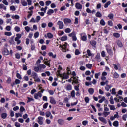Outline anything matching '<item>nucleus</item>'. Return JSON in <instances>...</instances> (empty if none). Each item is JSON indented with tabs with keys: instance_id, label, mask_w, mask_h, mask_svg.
Listing matches in <instances>:
<instances>
[{
	"instance_id": "obj_1",
	"label": "nucleus",
	"mask_w": 127,
	"mask_h": 127,
	"mask_svg": "<svg viewBox=\"0 0 127 127\" xmlns=\"http://www.w3.org/2000/svg\"><path fill=\"white\" fill-rule=\"evenodd\" d=\"M68 44L67 43H65L64 45L62 46L61 45L60 46V48H62V50L63 52H66V48H67V45Z\"/></svg>"
},
{
	"instance_id": "obj_2",
	"label": "nucleus",
	"mask_w": 127,
	"mask_h": 127,
	"mask_svg": "<svg viewBox=\"0 0 127 127\" xmlns=\"http://www.w3.org/2000/svg\"><path fill=\"white\" fill-rule=\"evenodd\" d=\"M57 25L59 26V29H63L64 28V23L61 21H58L57 23Z\"/></svg>"
},
{
	"instance_id": "obj_3",
	"label": "nucleus",
	"mask_w": 127,
	"mask_h": 127,
	"mask_svg": "<svg viewBox=\"0 0 127 127\" xmlns=\"http://www.w3.org/2000/svg\"><path fill=\"white\" fill-rule=\"evenodd\" d=\"M81 39L82 41H87V35L85 33L80 34Z\"/></svg>"
},
{
	"instance_id": "obj_4",
	"label": "nucleus",
	"mask_w": 127,
	"mask_h": 127,
	"mask_svg": "<svg viewBox=\"0 0 127 127\" xmlns=\"http://www.w3.org/2000/svg\"><path fill=\"white\" fill-rule=\"evenodd\" d=\"M99 121H100L101 122H102V123H104V124H107V120H106V119L103 117H99L98 118Z\"/></svg>"
},
{
	"instance_id": "obj_5",
	"label": "nucleus",
	"mask_w": 127,
	"mask_h": 127,
	"mask_svg": "<svg viewBox=\"0 0 127 127\" xmlns=\"http://www.w3.org/2000/svg\"><path fill=\"white\" fill-rule=\"evenodd\" d=\"M75 7L77 9H82L83 8V6L79 3H76L75 4Z\"/></svg>"
},
{
	"instance_id": "obj_6",
	"label": "nucleus",
	"mask_w": 127,
	"mask_h": 127,
	"mask_svg": "<svg viewBox=\"0 0 127 127\" xmlns=\"http://www.w3.org/2000/svg\"><path fill=\"white\" fill-rule=\"evenodd\" d=\"M50 103H51V104L52 105H55V104H56V101H55L54 98L52 97H50Z\"/></svg>"
},
{
	"instance_id": "obj_7",
	"label": "nucleus",
	"mask_w": 127,
	"mask_h": 127,
	"mask_svg": "<svg viewBox=\"0 0 127 127\" xmlns=\"http://www.w3.org/2000/svg\"><path fill=\"white\" fill-rule=\"evenodd\" d=\"M64 24L66 25L68 24V23H71V22H72V20L68 18L64 19Z\"/></svg>"
},
{
	"instance_id": "obj_8",
	"label": "nucleus",
	"mask_w": 127,
	"mask_h": 127,
	"mask_svg": "<svg viewBox=\"0 0 127 127\" xmlns=\"http://www.w3.org/2000/svg\"><path fill=\"white\" fill-rule=\"evenodd\" d=\"M76 84V85H80V82L78 81V79L76 77H73V84Z\"/></svg>"
},
{
	"instance_id": "obj_9",
	"label": "nucleus",
	"mask_w": 127,
	"mask_h": 127,
	"mask_svg": "<svg viewBox=\"0 0 127 127\" xmlns=\"http://www.w3.org/2000/svg\"><path fill=\"white\" fill-rule=\"evenodd\" d=\"M72 88V85L68 84L66 85L65 89L66 91H71Z\"/></svg>"
},
{
	"instance_id": "obj_10",
	"label": "nucleus",
	"mask_w": 127,
	"mask_h": 127,
	"mask_svg": "<svg viewBox=\"0 0 127 127\" xmlns=\"http://www.w3.org/2000/svg\"><path fill=\"white\" fill-rule=\"evenodd\" d=\"M65 123L64 120L63 119H59L58 120V123L59 125H60L61 126H62V125H64V123Z\"/></svg>"
},
{
	"instance_id": "obj_11",
	"label": "nucleus",
	"mask_w": 127,
	"mask_h": 127,
	"mask_svg": "<svg viewBox=\"0 0 127 127\" xmlns=\"http://www.w3.org/2000/svg\"><path fill=\"white\" fill-rule=\"evenodd\" d=\"M31 76L32 77H33V79H36L38 77L37 73H36V72H32Z\"/></svg>"
},
{
	"instance_id": "obj_12",
	"label": "nucleus",
	"mask_w": 127,
	"mask_h": 127,
	"mask_svg": "<svg viewBox=\"0 0 127 127\" xmlns=\"http://www.w3.org/2000/svg\"><path fill=\"white\" fill-rule=\"evenodd\" d=\"M21 3L23 6H27V2L24 0H22L21 1Z\"/></svg>"
},
{
	"instance_id": "obj_13",
	"label": "nucleus",
	"mask_w": 127,
	"mask_h": 127,
	"mask_svg": "<svg viewBox=\"0 0 127 127\" xmlns=\"http://www.w3.org/2000/svg\"><path fill=\"white\" fill-rule=\"evenodd\" d=\"M90 43L93 47H96V45H97V42L96 41H91Z\"/></svg>"
},
{
	"instance_id": "obj_14",
	"label": "nucleus",
	"mask_w": 127,
	"mask_h": 127,
	"mask_svg": "<svg viewBox=\"0 0 127 127\" xmlns=\"http://www.w3.org/2000/svg\"><path fill=\"white\" fill-rule=\"evenodd\" d=\"M49 56L53 58H56V54L53 55V53L50 52L48 53Z\"/></svg>"
},
{
	"instance_id": "obj_15",
	"label": "nucleus",
	"mask_w": 127,
	"mask_h": 127,
	"mask_svg": "<svg viewBox=\"0 0 127 127\" xmlns=\"http://www.w3.org/2000/svg\"><path fill=\"white\" fill-rule=\"evenodd\" d=\"M106 50L107 51V53L109 54V55H113V50L111 49L106 48Z\"/></svg>"
},
{
	"instance_id": "obj_16",
	"label": "nucleus",
	"mask_w": 127,
	"mask_h": 127,
	"mask_svg": "<svg viewBox=\"0 0 127 127\" xmlns=\"http://www.w3.org/2000/svg\"><path fill=\"white\" fill-rule=\"evenodd\" d=\"M3 53L5 55H9V51H8V49H7V48H5Z\"/></svg>"
},
{
	"instance_id": "obj_17",
	"label": "nucleus",
	"mask_w": 127,
	"mask_h": 127,
	"mask_svg": "<svg viewBox=\"0 0 127 127\" xmlns=\"http://www.w3.org/2000/svg\"><path fill=\"white\" fill-rule=\"evenodd\" d=\"M68 39V37L67 36H63L61 38V41H66Z\"/></svg>"
},
{
	"instance_id": "obj_18",
	"label": "nucleus",
	"mask_w": 127,
	"mask_h": 127,
	"mask_svg": "<svg viewBox=\"0 0 127 127\" xmlns=\"http://www.w3.org/2000/svg\"><path fill=\"white\" fill-rule=\"evenodd\" d=\"M94 92H95V90H94V89L93 88H89L88 89V93L90 95H93V94H94Z\"/></svg>"
},
{
	"instance_id": "obj_19",
	"label": "nucleus",
	"mask_w": 127,
	"mask_h": 127,
	"mask_svg": "<svg viewBox=\"0 0 127 127\" xmlns=\"http://www.w3.org/2000/svg\"><path fill=\"white\" fill-rule=\"evenodd\" d=\"M106 100V97L104 96H103L102 98L98 101V103H100V104H102L104 101Z\"/></svg>"
},
{
	"instance_id": "obj_20",
	"label": "nucleus",
	"mask_w": 127,
	"mask_h": 127,
	"mask_svg": "<svg viewBox=\"0 0 127 127\" xmlns=\"http://www.w3.org/2000/svg\"><path fill=\"white\" fill-rule=\"evenodd\" d=\"M7 117V113H3L1 114V118L2 119H6Z\"/></svg>"
},
{
	"instance_id": "obj_21",
	"label": "nucleus",
	"mask_w": 127,
	"mask_h": 127,
	"mask_svg": "<svg viewBox=\"0 0 127 127\" xmlns=\"http://www.w3.org/2000/svg\"><path fill=\"white\" fill-rule=\"evenodd\" d=\"M117 44L118 46H119V47H123V43H122V42H121V41H117Z\"/></svg>"
},
{
	"instance_id": "obj_22",
	"label": "nucleus",
	"mask_w": 127,
	"mask_h": 127,
	"mask_svg": "<svg viewBox=\"0 0 127 127\" xmlns=\"http://www.w3.org/2000/svg\"><path fill=\"white\" fill-rule=\"evenodd\" d=\"M28 13H29V14H28L27 18H29L32 16V14H33V11L31 10V11H28Z\"/></svg>"
},
{
	"instance_id": "obj_23",
	"label": "nucleus",
	"mask_w": 127,
	"mask_h": 127,
	"mask_svg": "<svg viewBox=\"0 0 127 127\" xmlns=\"http://www.w3.org/2000/svg\"><path fill=\"white\" fill-rule=\"evenodd\" d=\"M0 9H4V10H6V6H5L3 4H0Z\"/></svg>"
},
{
	"instance_id": "obj_24",
	"label": "nucleus",
	"mask_w": 127,
	"mask_h": 127,
	"mask_svg": "<svg viewBox=\"0 0 127 127\" xmlns=\"http://www.w3.org/2000/svg\"><path fill=\"white\" fill-rule=\"evenodd\" d=\"M63 78L64 79H65V80L67 79H69V74L67 73H64L63 74Z\"/></svg>"
},
{
	"instance_id": "obj_25",
	"label": "nucleus",
	"mask_w": 127,
	"mask_h": 127,
	"mask_svg": "<svg viewBox=\"0 0 127 127\" xmlns=\"http://www.w3.org/2000/svg\"><path fill=\"white\" fill-rule=\"evenodd\" d=\"M11 18L13 19H19V18H20V17H19V15H15V16H12Z\"/></svg>"
},
{
	"instance_id": "obj_26",
	"label": "nucleus",
	"mask_w": 127,
	"mask_h": 127,
	"mask_svg": "<svg viewBox=\"0 0 127 127\" xmlns=\"http://www.w3.org/2000/svg\"><path fill=\"white\" fill-rule=\"evenodd\" d=\"M110 112H106V111H103V114L104 115L105 118H106V117L108 115H110Z\"/></svg>"
},
{
	"instance_id": "obj_27",
	"label": "nucleus",
	"mask_w": 127,
	"mask_h": 127,
	"mask_svg": "<svg viewBox=\"0 0 127 127\" xmlns=\"http://www.w3.org/2000/svg\"><path fill=\"white\" fill-rule=\"evenodd\" d=\"M113 125L114 126V127H119V122L118 121H115L113 123Z\"/></svg>"
},
{
	"instance_id": "obj_28",
	"label": "nucleus",
	"mask_w": 127,
	"mask_h": 127,
	"mask_svg": "<svg viewBox=\"0 0 127 127\" xmlns=\"http://www.w3.org/2000/svg\"><path fill=\"white\" fill-rule=\"evenodd\" d=\"M113 36L116 37V38H119L120 36V35L119 33H113Z\"/></svg>"
},
{
	"instance_id": "obj_29",
	"label": "nucleus",
	"mask_w": 127,
	"mask_h": 127,
	"mask_svg": "<svg viewBox=\"0 0 127 127\" xmlns=\"http://www.w3.org/2000/svg\"><path fill=\"white\" fill-rule=\"evenodd\" d=\"M108 106L109 107L110 110H111L115 111V110H116V108L115 107L114 105H111L109 104Z\"/></svg>"
},
{
	"instance_id": "obj_30",
	"label": "nucleus",
	"mask_w": 127,
	"mask_h": 127,
	"mask_svg": "<svg viewBox=\"0 0 127 127\" xmlns=\"http://www.w3.org/2000/svg\"><path fill=\"white\" fill-rule=\"evenodd\" d=\"M54 13V11L52 9H49L48 12H47V14H48V15H50V14Z\"/></svg>"
},
{
	"instance_id": "obj_31",
	"label": "nucleus",
	"mask_w": 127,
	"mask_h": 127,
	"mask_svg": "<svg viewBox=\"0 0 127 127\" xmlns=\"http://www.w3.org/2000/svg\"><path fill=\"white\" fill-rule=\"evenodd\" d=\"M38 67H40V69H45L46 68V66L44 64H39Z\"/></svg>"
},
{
	"instance_id": "obj_32",
	"label": "nucleus",
	"mask_w": 127,
	"mask_h": 127,
	"mask_svg": "<svg viewBox=\"0 0 127 127\" xmlns=\"http://www.w3.org/2000/svg\"><path fill=\"white\" fill-rule=\"evenodd\" d=\"M39 69H40L39 67L34 66V71H35V72H36L37 73H38V72H39Z\"/></svg>"
},
{
	"instance_id": "obj_33",
	"label": "nucleus",
	"mask_w": 127,
	"mask_h": 127,
	"mask_svg": "<svg viewBox=\"0 0 127 127\" xmlns=\"http://www.w3.org/2000/svg\"><path fill=\"white\" fill-rule=\"evenodd\" d=\"M45 115L47 118H49V117L51 116V112H50V111H47L45 113Z\"/></svg>"
},
{
	"instance_id": "obj_34",
	"label": "nucleus",
	"mask_w": 127,
	"mask_h": 127,
	"mask_svg": "<svg viewBox=\"0 0 127 127\" xmlns=\"http://www.w3.org/2000/svg\"><path fill=\"white\" fill-rule=\"evenodd\" d=\"M16 36V37L15 38V39H20V38L22 36V35L21 34H17Z\"/></svg>"
},
{
	"instance_id": "obj_35",
	"label": "nucleus",
	"mask_w": 127,
	"mask_h": 127,
	"mask_svg": "<svg viewBox=\"0 0 127 127\" xmlns=\"http://www.w3.org/2000/svg\"><path fill=\"white\" fill-rule=\"evenodd\" d=\"M110 4H111V1H109L106 3L104 5L105 8H108L109 5H110Z\"/></svg>"
},
{
	"instance_id": "obj_36",
	"label": "nucleus",
	"mask_w": 127,
	"mask_h": 127,
	"mask_svg": "<svg viewBox=\"0 0 127 127\" xmlns=\"http://www.w3.org/2000/svg\"><path fill=\"white\" fill-rule=\"evenodd\" d=\"M4 34L6 35V36H11L12 35L11 32H5Z\"/></svg>"
},
{
	"instance_id": "obj_37",
	"label": "nucleus",
	"mask_w": 127,
	"mask_h": 127,
	"mask_svg": "<svg viewBox=\"0 0 127 127\" xmlns=\"http://www.w3.org/2000/svg\"><path fill=\"white\" fill-rule=\"evenodd\" d=\"M100 23L103 26H104V25H106V22L103 19L100 20Z\"/></svg>"
},
{
	"instance_id": "obj_38",
	"label": "nucleus",
	"mask_w": 127,
	"mask_h": 127,
	"mask_svg": "<svg viewBox=\"0 0 127 127\" xmlns=\"http://www.w3.org/2000/svg\"><path fill=\"white\" fill-rule=\"evenodd\" d=\"M95 16L96 17H102V14L100 12H97L95 14Z\"/></svg>"
},
{
	"instance_id": "obj_39",
	"label": "nucleus",
	"mask_w": 127,
	"mask_h": 127,
	"mask_svg": "<svg viewBox=\"0 0 127 127\" xmlns=\"http://www.w3.org/2000/svg\"><path fill=\"white\" fill-rule=\"evenodd\" d=\"M86 66L88 69H92L93 64H86Z\"/></svg>"
},
{
	"instance_id": "obj_40",
	"label": "nucleus",
	"mask_w": 127,
	"mask_h": 127,
	"mask_svg": "<svg viewBox=\"0 0 127 127\" xmlns=\"http://www.w3.org/2000/svg\"><path fill=\"white\" fill-rule=\"evenodd\" d=\"M27 99H28V100L27 101V103H29L30 102L34 101V99H33V98H32L27 97Z\"/></svg>"
},
{
	"instance_id": "obj_41",
	"label": "nucleus",
	"mask_w": 127,
	"mask_h": 127,
	"mask_svg": "<svg viewBox=\"0 0 127 127\" xmlns=\"http://www.w3.org/2000/svg\"><path fill=\"white\" fill-rule=\"evenodd\" d=\"M108 17H109V18H110V19H113L114 18V14L113 13L109 14L108 15Z\"/></svg>"
},
{
	"instance_id": "obj_42",
	"label": "nucleus",
	"mask_w": 127,
	"mask_h": 127,
	"mask_svg": "<svg viewBox=\"0 0 127 127\" xmlns=\"http://www.w3.org/2000/svg\"><path fill=\"white\" fill-rule=\"evenodd\" d=\"M14 30L16 32H19L20 31V28L18 26H16L14 28Z\"/></svg>"
},
{
	"instance_id": "obj_43",
	"label": "nucleus",
	"mask_w": 127,
	"mask_h": 127,
	"mask_svg": "<svg viewBox=\"0 0 127 127\" xmlns=\"http://www.w3.org/2000/svg\"><path fill=\"white\" fill-rule=\"evenodd\" d=\"M113 76L114 78H115V79H118V78H119V74H118V73L117 72H115L113 74Z\"/></svg>"
},
{
	"instance_id": "obj_44",
	"label": "nucleus",
	"mask_w": 127,
	"mask_h": 127,
	"mask_svg": "<svg viewBox=\"0 0 127 127\" xmlns=\"http://www.w3.org/2000/svg\"><path fill=\"white\" fill-rule=\"evenodd\" d=\"M47 37L50 39L53 38V35L51 33H47Z\"/></svg>"
},
{
	"instance_id": "obj_45",
	"label": "nucleus",
	"mask_w": 127,
	"mask_h": 127,
	"mask_svg": "<svg viewBox=\"0 0 127 127\" xmlns=\"http://www.w3.org/2000/svg\"><path fill=\"white\" fill-rule=\"evenodd\" d=\"M40 19H41V17H40V16H37L36 17V22L38 23L40 21Z\"/></svg>"
},
{
	"instance_id": "obj_46",
	"label": "nucleus",
	"mask_w": 127,
	"mask_h": 127,
	"mask_svg": "<svg viewBox=\"0 0 127 127\" xmlns=\"http://www.w3.org/2000/svg\"><path fill=\"white\" fill-rule=\"evenodd\" d=\"M10 10H12V11H15L16 10V8H15V6H11L10 7Z\"/></svg>"
},
{
	"instance_id": "obj_47",
	"label": "nucleus",
	"mask_w": 127,
	"mask_h": 127,
	"mask_svg": "<svg viewBox=\"0 0 127 127\" xmlns=\"http://www.w3.org/2000/svg\"><path fill=\"white\" fill-rule=\"evenodd\" d=\"M45 64L47 66H48L49 67H50V60L47 61H45Z\"/></svg>"
},
{
	"instance_id": "obj_48",
	"label": "nucleus",
	"mask_w": 127,
	"mask_h": 127,
	"mask_svg": "<svg viewBox=\"0 0 127 127\" xmlns=\"http://www.w3.org/2000/svg\"><path fill=\"white\" fill-rule=\"evenodd\" d=\"M87 53L88 56H92V55H93V54H92V53H91V50L89 49H88L87 50Z\"/></svg>"
},
{
	"instance_id": "obj_49",
	"label": "nucleus",
	"mask_w": 127,
	"mask_h": 127,
	"mask_svg": "<svg viewBox=\"0 0 127 127\" xmlns=\"http://www.w3.org/2000/svg\"><path fill=\"white\" fill-rule=\"evenodd\" d=\"M100 75H101V72L95 73V79H99V76H100Z\"/></svg>"
},
{
	"instance_id": "obj_50",
	"label": "nucleus",
	"mask_w": 127,
	"mask_h": 127,
	"mask_svg": "<svg viewBox=\"0 0 127 127\" xmlns=\"http://www.w3.org/2000/svg\"><path fill=\"white\" fill-rule=\"evenodd\" d=\"M50 4H51V1H47L45 2V5L46 6H49V5H50Z\"/></svg>"
},
{
	"instance_id": "obj_51",
	"label": "nucleus",
	"mask_w": 127,
	"mask_h": 127,
	"mask_svg": "<svg viewBox=\"0 0 127 127\" xmlns=\"http://www.w3.org/2000/svg\"><path fill=\"white\" fill-rule=\"evenodd\" d=\"M84 100H85V103H86V104L89 103V102H90V98H89L88 97H86L84 98Z\"/></svg>"
},
{
	"instance_id": "obj_52",
	"label": "nucleus",
	"mask_w": 127,
	"mask_h": 127,
	"mask_svg": "<svg viewBox=\"0 0 127 127\" xmlns=\"http://www.w3.org/2000/svg\"><path fill=\"white\" fill-rule=\"evenodd\" d=\"M74 35H76V33H75V32H72L70 34H68V36H69L70 37H73V36H74Z\"/></svg>"
},
{
	"instance_id": "obj_53",
	"label": "nucleus",
	"mask_w": 127,
	"mask_h": 127,
	"mask_svg": "<svg viewBox=\"0 0 127 127\" xmlns=\"http://www.w3.org/2000/svg\"><path fill=\"white\" fill-rule=\"evenodd\" d=\"M65 33H70L71 32V29L67 28L65 30Z\"/></svg>"
},
{
	"instance_id": "obj_54",
	"label": "nucleus",
	"mask_w": 127,
	"mask_h": 127,
	"mask_svg": "<svg viewBox=\"0 0 127 127\" xmlns=\"http://www.w3.org/2000/svg\"><path fill=\"white\" fill-rule=\"evenodd\" d=\"M25 30L27 32H29L30 31V27L28 26L25 27Z\"/></svg>"
},
{
	"instance_id": "obj_55",
	"label": "nucleus",
	"mask_w": 127,
	"mask_h": 127,
	"mask_svg": "<svg viewBox=\"0 0 127 127\" xmlns=\"http://www.w3.org/2000/svg\"><path fill=\"white\" fill-rule=\"evenodd\" d=\"M127 114L123 115V116H122L123 120V121H127Z\"/></svg>"
},
{
	"instance_id": "obj_56",
	"label": "nucleus",
	"mask_w": 127,
	"mask_h": 127,
	"mask_svg": "<svg viewBox=\"0 0 127 127\" xmlns=\"http://www.w3.org/2000/svg\"><path fill=\"white\" fill-rule=\"evenodd\" d=\"M47 26V24L46 23H43L41 24V27L42 28H45Z\"/></svg>"
},
{
	"instance_id": "obj_57",
	"label": "nucleus",
	"mask_w": 127,
	"mask_h": 127,
	"mask_svg": "<svg viewBox=\"0 0 127 127\" xmlns=\"http://www.w3.org/2000/svg\"><path fill=\"white\" fill-rule=\"evenodd\" d=\"M38 36H39V32H36L34 34V37H35V38H37L38 37Z\"/></svg>"
},
{
	"instance_id": "obj_58",
	"label": "nucleus",
	"mask_w": 127,
	"mask_h": 127,
	"mask_svg": "<svg viewBox=\"0 0 127 127\" xmlns=\"http://www.w3.org/2000/svg\"><path fill=\"white\" fill-rule=\"evenodd\" d=\"M15 126L16 127H20L21 125H20V123H19L17 122H15Z\"/></svg>"
},
{
	"instance_id": "obj_59",
	"label": "nucleus",
	"mask_w": 127,
	"mask_h": 127,
	"mask_svg": "<svg viewBox=\"0 0 127 127\" xmlns=\"http://www.w3.org/2000/svg\"><path fill=\"white\" fill-rule=\"evenodd\" d=\"M2 3H3V4H4L5 5H8V2H7V1L6 0H3L2 1Z\"/></svg>"
},
{
	"instance_id": "obj_60",
	"label": "nucleus",
	"mask_w": 127,
	"mask_h": 127,
	"mask_svg": "<svg viewBox=\"0 0 127 127\" xmlns=\"http://www.w3.org/2000/svg\"><path fill=\"white\" fill-rule=\"evenodd\" d=\"M6 30H7V31H10V30H11V27L10 26H7L6 27Z\"/></svg>"
},
{
	"instance_id": "obj_61",
	"label": "nucleus",
	"mask_w": 127,
	"mask_h": 127,
	"mask_svg": "<svg viewBox=\"0 0 127 127\" xmlns=\"http://www.w3.org/2000/svg\"><path fill=\"white\" fill-rule=\"evenodd\" d=\"M71 96L72 98L75 97V90H72L71 92Z\"/></svg>"
},
{
	"instance_id": "obj_62",
	"label": "nucleus",
	"mask_w": 127,
	"mask_h": 127,
	"mask_svg": "<svg viewBox=\"0 0 127 127\" xmlns=\"http://www.w3.org/2000/svg\"><path fill=\"white\" fill-rule=\"evenodd\" d=\"M75 53V55H79L81 53L80 52V51H79V49H76Z\"/></svg>"
},
{
	"instance_id": "obj_63",
	"label": "nucleus",
	"mask_w": 127,
	"mask_h": 127,
	"mask_svg": "<svg viewBox=\"0 0 127 127\" xmlns=\"http://www.w3.org/2000/svg\"><path fill=\"white\" fill-rule=\"evenodd\" d=\"M108 25L109 26H113V21H108Z\"/></svg>"
},
{
	"instance_id": "obj_64",
	"label": "nucleus",
	"mask_w": 127,
	"mask_h": 127,
	"mask_svg": "<svg viewBox=\"0 0 127 127\" xmlns=\"http://www.w3.org/2000/svg\"><path fill=\"white\" fill-rule=\"evenodd\" d=\"M48 106V103H46L43 105V107L44 109H46Z\"/></svg>"
}]
</instances>
